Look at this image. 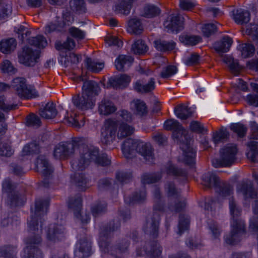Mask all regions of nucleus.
<instances>
[{
    "label": "nucleus",
    "instance_id": "60",
    "mask_svg": "<svg viewBox=\"0 0 258 258\" xmlns=\"http://www.w3.org/2000/svg\"><path fill=\"white\" fill-rule=\"evenodd\" d=\"M136 113L137 114L143 116L147 114V107L143 101L137 100L135 103Z\"/></svg>",
    "mask_w": 258,
    "mask_h": 258
},
{
    "label": "nucleus",
    "instance_id": "6",
    "mask_svg": "<svg viewBox=\"0 0 258 258\" xmlns=\"http://www.w3.org/2000/svg\"><path fill=\"white\" fill-rule=\"evenodd\" d=\"M19 62L26 67H32L38 62L40 57V51H34L29 47H24L18 52Z\"/></svg>",
    "mask_w": 258,
    "mask_h": 258
},
{
    "label": "nucleus",
    "instance_id": "18",
    "mask_svg": "<svg viewBox=\"0 0 258 258\" xmlns=\"http://www.w3.org/2000/svg\"><path fill=\"white\" fill-rule=\"evenodd\" d=\"M120 220L116 219L109 221L106 225L100 228V234L101 237L108 238L111 232L117 231L120 227Z\"/></svg>",
    "mask_w": 258,
    "mask_h": 258
},
{
    "label": "nucleus",
    "instance_id": "47",
    "mask_svg": "<svg viewBox=\"0 0 258 258\" xmlns=\"http://www.w3.org/2000/svg\"><path fill=\"white\" fill-rule=\"evenodd\" d=\"M181 42L187 45L194 46L201 41L202 37L197 35H182L179 37Z\"/></svg>",
    "mask_w": 258,
    "mask_h": 258
},
{
    "label": "nucleus",
    "instance_id": "43",
    "mask_svg": "<svg viewBox=\"0 0 258 258\" xmlns=\"http://www.w3.org/2000/svg\"><path fill=\"white\" fill-rule=\"evenodd\" d=\"M238 49L240 51L242 57L244 58L252 56L255 51L254 46L247 43L239 45Z\"/></svg>",
    "mask_w": 258,
    "mask_h": 258
},
{
    "label": "nucleus",
    "instance_id": "44",
    "mask_svg": "<svg viewBox=\"0 0 258 258\" xmlns=\"http://www.w3.org/2000/svg\"><path fill=\"white\" fill-rule=\"evenodd\" d=\"M131 49L135 54H143L147 51L148 47L144 41L139 39L132 44Z\"/></svg>",
    "mask_w": 258,
    "mask_h": 258
},
{
    "label": "nucleus",
    "instance_id": "62",
    "mask_svg": "<svg viewBox=\"0 0 258 258\" xmlns=\"http://www.w3.org/2000/svg\"><path fill=\"white\" fill-rule=\"evenodd\" d=\"M80 118V116L76 115L75 117L71 116L66 117L64 120L67 123L72 125L73 126L80 128L83 126L85 123L83 117H81V122H79Z\"/></svg>",
    "mask_w": 258,
    "mask_h": 258
},
{
    "label": "nucleus",
    "instance_id": "1",
    "mask_svg": "<svg viewBox=\"0 0 258 258\" xmlns=\"http://www.w3.org/2000/svg\"><path fill=\"white\" fill-rule=\"evenodd\" d=\"M77 148L79 151L78 161L72 163L73 169L82 171L89 166L91 162L97 166H108L111 160L107 155L100 152L98 148L89 146L85 144L80 138H75L72 142L58 144L54 149V156L57 159H65L73 154Z\"/></svg>",
    "mask_w": 258,
    "mask_h": 258
},
{
    "label": "nucleus",
    "instance_id": "63",
    "mask_svg": "<svg viewBox=\"0 0 258 258\" xmlns=\"http://www.w3.org/2000/svg\"><path fill=\"white\" fill-rule=\"evenodd\" d=\"M14 149L8 143H3L0 145V156L10 157L14 154Z\"/></svg>",
    "mask_w": 258,
    "mask_h": 258
},
{
    "label": "nucleus",
    "instance_id": "27",
    "mask_svg": "<svg viewBox=\"0 0 258 258\" xmlns=\"http://www.w3.org/2000/svg\"><path fill=\"white\" fill-rule=\"evenodd\" d=\"M202 180L203 185L208 188H211L212 186L216 188L221 181L217 175L212 172H208L204 174L202 176Z\"/></svg>",
    "mask_w": 258,
    "mask_h": 258
},
{
    "label": "nucleus",
    "instance_id": "56",
    "mask_svg": "<svg viewBox=\"0 0 258 258\" xmlns=\"http://www.w3.org/2000/svg\"><path fill=\"white\" fill-rule=\"evenodd\" d=\"M246 33L249 36V39L256 42H258V25H248L246 28Z\"/></svg>",
    "mask_w": 258,
    "mask_h": 258
},
{
    "label": "nucleus",
    "instance_id": "61",
    "mask_svg": "<svg viewBox=\"0 0 258 258\" xmlns=\"http://www.w3.org/2000/svg\"><path fill=\"white\" fill-rule=\"evenodd\" d=\"M106 204L105 203H97L92 207L91 211L94 217H96L104 213L106 211Z\"/></svg>",
    "mask_w": 258,
    "mask_h": 258
},
{
    "label": "nucleus",
    "instance_id": "33",
    "mask_svg": "<svg viewBox=\"0 0 258 258\" xmlns=\"http://www.w3.org/2000/svg\"><path fill=\"white\" fill-rule=\"evenodd\" d=\"M116 109L115 106L111 101L105 99L101 101L98 107V111L100 114L104 115L113 113Z\"/></svg>",
    "mask_w": 258,
    "mask_h": 258
},
{
    "label": "nucleus",
    "instance_id": "48",
    "mask_svg": "<svg viewBox=\"0 0 258 258\" xmlns=\"http://www.w3.org/2000/svg\"><path fill=\"white\" fill-rule=\"evenodd\" d=\"M189 225V218L188 216L181 214L179 215L178 222V234L181 235L183 232L187 230Z\"/></svg>",
    "mask_w": 258,
    "mask_h": 258
},
{
    "label": "nucleus",
    "instance_id": "53",
    "mask_svg": "<svg viewBox=\"0 0 258 258\" xmlns=\"http://www.w3.org/2000/svg\"><path fill=\"white\" fill-rule=\"evenodd\" d=\"M70 6L72 11L79 14L85 13L86 10L84 0H72Z\"/></svg>",
    "mask_w": 258,
    "mask_h": 258
},
{
    "label": "nucleus",
    "instance_id": "57",
    "mask_svg": "<svg viewBox=\"0 0 258 258\" xmlns=\"http://www.w3.org/2000/svg\"><path fill=\"white\" fill-rule=\"evenodd\" d=\"M230 128L231 131L237 134L238 137L243 138L247 132V127L240 123H232Z\"/></svg>",
    "mask_w": 258,
    "mask_h": 258
},
{
    "label": "nucleus",
    "instance_id": "35",
    "mask_svg": "<svg viewBox=\"0 0 258 258\" xmlns=\"http://www.w3.org/2000/svg\"><path fill=\"white\" fill-rule=\"evenodd\" d=\"M16 45V41L13 38L3 39L0 42V51L4 53H11L15 50Z\"/></svg>",
    "mask_w": 258,
    "mask_h": 258
},
{
    "label": "nucleus",
    "instance_id": "51",
    "mask_svg": "<svg viewBox=\"0 0 258 258\" xmlns=\"http://www.w3.org/2000/svg\"><path fill=\"white\" fill-rule=\"evenodd\" d=\"M128 25L132 32L136 34L141 33L143 30L142 23L138 19L133 18L131 19L128 22Z\"/></svg>",
    "mask_w": 258,
    "mask_h": 258
},
{
    "label": "nucleus",
    "instance_id": "31",
    "mask_svg": "<svg viewBox=\"0 0 258 258\" xmlns=\"http://www.w3.org/2000/svg\"><path fill=\"white\" fill-rule=\"evenodd\" d=\"M100 89L98 84L94 81H87L84 82L82 92L86 91L87 94L90 95L92 98L98 94Z\"/></svg>",
    "mask_w": 258,
    "mask_h": 258
},
{
    "label": "nucleus",
    "instance_id": "20",
    "mask_svg": "<svg viewBox=\"0 0 258 258\" xmlns=\"http://www.w3.org/2000/svg\"><path fill=\"white\" fill-rule=\"evenodd\" d=\"M68 207L74 212L76 217L79 215L82 207V196L80 194H77L69 198Z\"/></svg>",
    "mask_w": 258,
    "mask_h": 258
},
{
    "label": "nucleus",
    "instance_id": "32",
    "mask_svg": "<svg viewBox=\"0 0 258 258\" xmlns=\"http://www.w3.org/2000/svg\"><path fill=\"white\" fill-rule=\"evenodd\" d=\"M235 22L240 25H243L248 23L250 20V14L245 10L238 9L233 14Z\"/></svg>",
    "mask_w": 258,
    "mask_h": 258
},
{
    "label": "nucleus",
    "instance_id": "52",
    "mask_svg": "<svg viewBox=\"0 0 258 258\" xmlns=\"http://www.w3.org/2000/svg\"><path fill=\"white\" fill-rule=\"evenodd\" d=\"M75 42L73 39L68 38L67 40L65 41L61 42L58 41L56 42L55 47L58 50L62 49L71 50L75 47Z\"/></svg>",
    "mask_w": 258,
    "mask_h": 258
},
{
    "label": "nucleus",
    "instance_id": "25",
    "mask_svg": "<svg viewBox=\"0 0 258 258\" xmlns=\"http://www.w3.org/2000/svg\"><path fill=\"white\" fill-rule=\"evenodd\" d=\"M185 138L186 140V143L185 147L183 148L184 153V162L186 165L192 166L195 163L196 152L190 146V144L185 136Z\"/></svg>",
    "mask_w": 258,
    "mask_h": 258
},
{
    "label": "nucleus",
    "instance_id": "59",
    "mask_svg": "<svg viewBox=\"0 0 258 258\" xmlns=\"http://www.w3.org/2000/svg\"><path fill=\"white\" fill-rule=\"evenodd\" d=\"M160 10L154 5H148L144 8V16L147 18H152L160 13Z\"/></svg>",
    "mask_w": 258,
    "mask_h": 258
},
{
    "label": "nucleus",
    "instance_id": "46",
    "mask_svg": "<svg viewBox=\"0 0 258 258\" xmlns=\"http://www.w3.org/2000/svg\"><path fill=\"white\" fill-rule=\"evenodd\" d=\"M40 152L39 145L34 141L25 145L22 151L23 156L37 154Z\"/></svg>",
    "mask_w": 258,
    "mask_h": 258
},
{
    "label": "nucleus",
    "instance_id": "3",
    "mask_svg": "<svg viewBox=\"0 0 258 258\" xmlns=\"http://www.w3.org/2000/svg\"><path fill=\"white\" fill-rule=\"evenodd\" d=\"M229 208L233 223L230 233L226 235L224 238L227 244L233 245L238 242L241 237L245 233V225L242 220L238 218L240 210L232 198L229 200Z\"/></svg>",
    "mask_w": 258,
    "mask_h": 258
},
{
    "label": "nucleus",
    "instance_id": "64",
    "mask_svg": "<svg viewBox=\"0 0 258 258\" xmlns=\"http://www.w3.org/2000/svg\"><path fill=\"white\" fill-rule=\"evenodd\" d=\"M177 71L176 67L169 65L163 69L160 76L164 79H166L175 74Z\"/></svg>",
    "mask_w": 258,
    "mask_h": 258
},
{
    "label": "nucleus",
    "instance_id": "21",
    "mask_svg": "<svg viewBox=\"0 0 258 258\" xmlns=\"http://www.w3.org/2000/svg\"><path fill=\"white\" fill-rule=\"evenodd\" d=\"M233 41L231 38L229 36H224L220 41L216 42L213 47L219 53H225L229 51Z\"/></svg>",
    "mask_w": 258,
    "mask_h": 258
},
{
    "label": "nucleus",
    "instance_id": "37",
    "mask_svg": "<svg viewBox=\"0 0 258 258\" xmlns=\"http://www.w3.org/2000/svg\"><path fill=\"white\" fill-rule=\"evenodd\" d=\"M223 62L228 65L230 71L231 73L236 75L238 74L241 69L237 60L227 55H222Z\"/></svg>",
    "mask_w": 258,
    "mask_h": 258
},
{
    "label": "nucleus",
    "instance_id": "11",
    "mask_svg": "<svg viewBox=\"0 0 258 258\" xmlns=\"http://www.w3.org/2000/svg\"><path fill=\"white\" fill-rule=\"evenodd\" d=\"M91 242L86 237L80 238L77 244L75 254L80 258L89 257L92 254Z\"/></svg>",
    "mask_w": 258,
    "mask_h": 258
},
{
    "label": "nucleus",
    "instance_id": "15",
    "mask_svg": "<svg viewBox=\"0 0 258 258\" xmlns=\"http://www.w3.org/2000/svg\"><path fill=\"white\" fill-rule=\"evenodd\" d=\"M137 152L143 156L144 159L149 164L153 163L154 159L153 151L150 144L140 142L138 143Z\"/></svg>",
    "mask_w": 258,
    "mask_h": 258
},
{
    "label": "nucleus",
    "instance_id": "39",
    "mask_svg": "<svg viewBox=\"0 0 258 258\" xmlns=\"http://www.w3.org/2000/svg\"><path fill=\"white\" fill-rule=\"evenodd\" d=\"M166 169L168 174L173 175L175 177H181L184 178L187 176V172L185 170L179 168L171 163H168L167 164Z\"/></svg>",
    "mask_w": 258,
    "mask_h": 258
},
{
    "label": "nucleus",
    "instance_id": "49",
    "mask_svg": "<svg viewBox=\"0 0 258 258\" xmlns=\"http://www.w3.org/2000/svg\"><path fill=\"white\" fill-rule=\"evenodd\" d=\"M28 43L31 45L35 46L39 48L45 47L47 42L45 38L42 35H37L36 37L28 38Z\"/></svg>",
    "mask_w": 258,
    "mask_h": 258
},
{
    "label": "nucleus",
    "instance_id": "13",
    "mask_svg": "<svg viewBox=\"0 0 258 258\" xmlns=\"http://www.w3.org/2000/svg\"><path fill=\"white\" fill-rule=\"evenodd\" d=\"M65 228L61 225L50 224L47 231V238L49 241L56 242L64 238Z\"/></svg>",
    "mask_w": 258,
    "mask_h": 258
},
{
    "label": "nucleus",
    "instance_id": "50",
    "mask_svg": "<svg viewBox=\"0 0 258 258\" xmlns=\"http://www.w3.org/2000/svg\"><path fill=\"white\" fill-rule=\"evenodd\" d=\"M135 0H121L120 3L116 6L115 11L127 15L130 12L132 4Z\"/></svg>",
    "mask_w": 258,
    "mask_h": 258
},
{
    "label": "nucleus",
    "instance_id": "26",
    "mask_svg": "<svg viewBox=\"0 0 258 258\" xmlns=\"http://www.w3.org/2000/svg\"><path fill=\"white\" fill-rule=\"evenodd\" d=\"M156 49L161 52L170 51L173 50L176 46V43L173 41H166L158 39L154 41Z\"/></svg>",
    "mask_w": 258,
    "mask_h": 258
},
{
    "label": "nucleus",
    "instance_id": "30",
    "mask_svg": "<svg viewBox=\"0 0 258 258\" xmlns=\"http://www.w3.org/2000/svg\"><path fill=\"white\" fill-rule=\"evenodd\" d=\"M39 112L40 116L46 119L53 118L57 114L55 105L52 102L47 103L44 108L40 109Z\"/></svg>",
    "mask_w": 258,
    "mask_h": 258
},
{
    "label": "nucleus",
    "instance_id": "23",
    "mask_svg": "<svg viewBox=\"0 0 258 258\" xmlns=\"http://www.w3.org/2000/svg\"><path fill=\"white\" fill-rule=\"evenodd\" d=\"M164 128L167 131H173V136L177 139H179L178 134L180 132H182V134H184V131L182 126L178 121L174 119L166 120L164 123Z\"/></svg>",
    "mask_w": 258,
    "mask_h": 258
},
{
    "label": "nucleus",
    "instance_id": "12",
    "mask_svg": "<svg viewBox=\"0 0 258 258\" xmlns=\"http://www.w3.org/2000/svg\"><path fill=\"white\" fill-rule=\"evenodd\" d=\"M160 215L158 213H154L152 217L146 220V224L143 227L144 232L148 234L152 235L153 238H156L158 235V228Z\"/></svg>",
    "mask_w": 258,
    "mask_h": 258
},
{
    "label": "nucleus",
    "instance_id": "40",
    "mask_svg": "<svg viewBox=\"0 0 258 258\" xmlns=\"http://www.w3.org/2000/svg\"><path fill=\"white\" fill-rule=\"evenodd\" d=\"M247 146L249 149L247 153V158L253 162H256L258 157V142L251 141L247 143Z\"/></svg>",
    "mask_w": 258,
    "mask_h": 258
},
{
    "label": "nucleus",
    "instance_id": "16",
    "mask_svg": "<svg viewBox=\"0 0 258 258\" xmlns=\"http://www.w3.org/2000/svg\"><path fill=\"white\" fill-rule=\"evenodd\" d=\"M140 141H135L131 138H128L124 141L122 145V151L124 157L127 159L132 158L138 147Z\"/></svg>",
    "mask_w": 258,
    "mask_h": 258
},
{
    "label": "nucleus",
    "instance_id": "8",
    "mask_svg": "<svg viewBox=\"0 0 258 258\" xmlns=\"http://www.w3.org/2000/svg\"><path fill=\"white\" fill-rule=\"evenodd\" d=\"M118 123L111 119L107 120L101 130V142L103 144L110 145L115 140Z\"/></svg>",
    "mask_w": 258,
    "mask_h": 258
},
{
    "label": "nucleus",
    "instance_id": "29",
    "mask_svg": "<svg viewBox=\"0 0 258 258\" xmlns=\"http://www.w3.org/2000/svg\"><path fill=\"white\" fill-rule=\"evenodd\" d=\"M17 246L6 244L0 247V258H17Z\"/></svg>",
    "mask_w": 258,
    "mask_h": 258
},
{
    "label": "nucleus",
    "instance_id": "7",
    "mask_svg": "<svg viewBox=\"0 0 258 258\" xmlns=\"http://www.w3.org/2000/svg\"><path fill=\"white\" fill-rule=\"evenodd\" d=\"M36 167L38 171L40 172L44 178L41 182L42 186L47 187L49 186V179L51 177L53 169L49 163L48 159L43 156L38 157L36 162Z\"/></svg>",
    "mask_w": 258,
    "mask_h": 258
},
{
    "label": "nucleus",
    "instance_id": "28",
    "mask_svg": "<svg viewBox=\"0 0 258 258\" xmlns=\"http://www.w3.org/2000/svg\"><path fill=\"white\" fill-rule=\"evenodd\" d=\"M24 202L21 195L17 191L8 195L7 204L12 208L22 206Z\"/></svg>",
    "mask_w": 258,
    "mask_h": 258
},
{
    "label": "nucleus",
    "instance_id": "19",
    "mask_svg": "<svg viewBox=\"0 0 258 258\" xmlns=\"http://www.w3.org/2000/svg\"><path fill=\"white\" fill-rule=\"evenodd\" d=\"M144 250L151 258H163L162 247L157 241L154 240L146 244Z\"/></svg>",
    "mask_w": 258,
    "mask_h": 258
},
{
    "label": "nucleus",
    "instance_id": "45",
    "mask_svg": "<svg viewBox=\"0 0 258 258\" xmlns=\"http://www.w3.org/2000/svg\"><path fill=\"white\" fill-rule=\"evenodd\" d=\"M85 66L88 70L94 73H97L103 68L104 63L97 62L90 57H87L85 60Z\"/></svg>",
    "mask_w": 258,
    "mask_h": 258
},
{
    "label": "nucleus",
    "instance_id": "2",
    "mask_svg": "<svg viewBox=\"0 0 258 258\" xmlns=\"http://www.w3.org/2000/svg\"><path fill=\"white\" fill-rule=\"evenodd\" d=\"M48 206V199H39L35 201L34 210L32 209L30 220L28 221L29 230L34 235L25 240L27 246L24 248L23 258H43L42 253L37 245L42 241L43 217L47 213Z\"/></svg>",
    "mask_w": 258,
    "mask_h": 258
},
{
    "label": "nucleus",
    "instance_id": "58",
    "mask_svg": "<svg viewBox=\"0 0 258 258\" xmlns=\"http://www.w3.org/2000/svg\"><path fill=\"white\" fill-rule=\"evenodd\" d=\"M216 187V188L220 195L226 197L230 195L232 191V187L229 184L223 181H220Z\"/></svg>",
    "mask_w": 258,
    "mask_h": 258
},
{
    "label": "nucleus",
    "instance_id": "22",
    "mask_svg": "<svg viewBox=\"0 0 258 258\" xmlns=\"http://www.w3.org/2000/svg\"><path fill=\"white\" fill-rule=\"evenodd\" d=\"M134 59L131 56L120 55L115 61L116 69L120 72H124L131 66Z\"/></svg>",
    "mask_w": 258,
    "mask_h": 258
},
{
    "label": "nucleus",
    "instance_id": "14",
    "mask_svg": "<svg viewBox=\"0 0 258 258\" xmlns=\"http://www.w3.org/2000/svg\"><path fill=\"white\" fill-rule=\"evenodd\" d=\"M237 190L242 193L245 198L254 199L257 196V192L250 180L243 181L239 183L237 186Z\"/></svg>",
    "mask_w": 258,
    "mask_h": 258
},
{
    "label": "nucleus",
    "instance_id": "55",
    "mask_svg": "<svg viewBox=\"0 0 258 258\" xmlns=\"http://www.w3.org/2000/svg\"><path fill=\"white\" fill-rule=\"evenodd\" d=\"M165 189L168 197H173L176 199L179 198L180 191L175 187L174 182H167L165 185Z\"/></svg>",
    "mask_w": 258,
    "mask_h": 258
},
{
    "label": "nucleus",
    "instance_id": "10",
    "mask_svg": "<svg viewBox=\"0 0 258 258\" xmlns=\"http://www.w3.org/2000/svg\"><path fill=\"white\" fill-rule=\"evenodd\" d=\"M184 18L179 15L172 14L164 22L168 32L177 33L184 28Z\"/></svg>",
    "mask_w": 258,
    "mask_h": 258
},
{
    "label": "nucleus",
    "instance_id": "54",
    "mask_svg": "<svg viewBox=\"0 0 258 258\" xmlns=\"http://www.w3.org/2000/svg\"><path fill=\"white\" fill-rule=\"evenodd\" d=\"M133 132L134 128L132 126L122 122L119 127L117 138L120 139H123L130 136L133 134Z\"/></svg>",
    "mask_w": 258,
    "mask_h": 258
},
{
    "label": "nucleus",
    "instance_id": "5",
    "mask_svg": "<svg viewBox=\"0 0 258 258\" xmlns=\"http://www.w3.org/2000/svg\"><path fill=\"white\" fill-rule=\"evenodd\" d=\"M11 86L16 91V93L21 97L31 99L38 96L34 86L26 84V79L24 78L14 79Z\"/></svg>",
    "mask_w": 258,
    "mask_h": 258
},
{
    "label": "nucleus",
    "instance_id": "17",
    "mask_svg": "<svg viewBox=\"0 0 258 258\" xmlns=\"http://www.w3.org/2000/svg\"><path fill=\"white\" fill-rule=\"evenodd\" d=\"M131 81L130 77L126 74L119 77L111 78L107 82V88L113 87L115 89L126 87Z\"/></svg>",
    "mask_w": 258,
    "mask_h": 258
},
{
    "label": "nucleus",
    "instance_id": "34",
    "mask_svg": "<svg viewBox=\"0 0 258 258\" xmlns=\"http://www.w3.org/2000/svg\"><path fill=\"white\" fill-rule=\"evenodd\" d=\"M174 112L177 117L181 120H186L192 116L191 109L184 104H179L174 108Z\"/></svg>",
    "mask_w": 258,
    "mask_h": 258
},
{
    "label": "nucleus",
    "instance_id": "24",
    "mask_svg": "<svg viewBox=\"0 0 258 258\" xmlns=\"http://www.w3.org/2000/svg\"><path fill=\"white\" fill-rule=\"evenodd\" d=\"M155 79L151 78L148 83L143 84L141 81H137L134 85V89L139 93H148L152 91L155 87Z\"/></svg>",
    "mask_w": 258,
    "mask_h": 258
},
{
    "label": "nucleus",
    "instance_id": "9",
    "mask_svg": "<svg viewBox=\"0 0 258 258\" xmlns=\"http://www.w3.org/2000/svg\"><path fill=\"white\" fill-rule=\"evenodd\" d=\"M87 92H82L81 94L75 95L72 99L74 105L79 109L86 110L92 108L94 105L95 100Z\"/></svg>",
    "mask_w": 258,
    "mask_h": 258
},
{
    "label": "nucleus",
    "instance_id": "36",
    "mask_svg": "<svg viewBox=\"0 0 258 258\" xmlns=\"http://www.w3.org/2000/svg\"><path fill=\"white\" fill-rule=\"evenodd\" d=\"M229 137V133L226 127H221L219 131L213 133L212 139L215 144L226 142Z\"/></svg>",
    "mask_w": 258,
    "mask_h": 258
},
{
    "label": "nucleus",
    "instance_id": "42",
    "mask_svg": "<svg viewBox=\"0 0 258 258\" xmlns=\"http://www.w3.org/2000/svg\"><path fill=\"white\" fill-rule=\"evenodd\" d=\"M162 178L160 173H145L141 177L142 182L145 184H151L158 182Z\"/></svg>",
    "mask_w": 258,
    "mask_h": 258
},
{
    "label": "nucleus",
    "instance_id": "41",
    "mask_svg": "<svg viewBox=\"0 0 258 258\" xmlns=\"http://www.w3.org/2000/svg\"><path fill=\"white\" fill-rule=\"evenodd\" d=\"M146 199V191L144 187L135 191L130 198V204H137L144 202Z\"/></svg>",
    "mask_w": 258,
    "mask_h": 258
},
{
    "label": "nucleus",
    "instance_id": "4",
    "mask_svg": "<svg viewBox=\"0 0 258 258\" xmlns=\"http://www.w3.org/2000/svg\"><path fill=\"white\" fill-rule=\"evenodd\" d=\"M237 152L235 145H228L225 146L220 151V157L212 160L213 165L216 168L231 166L236 160Z\"/></svg>",
    "mask_w": 258,
    "mask_h": 258
},
{
    "label": "nucleus",
    "instance_id": "38",
    "mask_svg": "<svg viewBox=\"0 0 258 258\" xmlns=\"http://www.w3.org/2000/svg\"><path fill=\"white\" fill-rule=\"evenodd\" d=\"M72 178L80 190L85 191L88 187L87 179L82 173L76 172Z\"/></svg>",
    "mask_w": 258,
    "mask_h": 258
}]
</instances>
